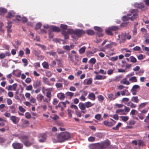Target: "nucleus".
<instances>
[{"label": "nucleus", "instance_id": "63", "mask_svg": "<svg viewBox=\"0 0 149 149\" xmlns=\"http://www.w3.org/2000/svg\"><path fill=\"white\" fill-rule=\"evenodd\" d=\"M120 91H117L116 93H115V97L116 98H117L120 96Z\"/></svg>", "mask_w": 149, "mask_h": 149}, {"label": "nucleus", "instance_id": "59", "mask_svg": "<svg viewBox=\"0 0 149 149\" xmlns=\"http://www.w3.org/2000/svg\"><path fill=\"white\" fill-rule=\"evenodd\" d=\"M22 62L24 63V66H26L28 65V61L26 58H23L22 60Z\"/></svg>", "mask_w": 149, "mask_h": 149}, {"label": "nucleus", "instance_id": "25", "mask_svg": "<svg viewBox=\"0 0 149 149\" xmlns=\"http://www.w3.org/2000/svg\"><path fill=\"white\" fill-rule=\"evenodd\" d=\"M44 96L42 94H39L37 95L36 98L38 101L41 102L44 98Z\"/></svg>", "mask_w": 149, "mask_h": 149}, {"label": "nucleus", "instance_id": "50", "mask_svg": "<svg viewBox=\"0 0 149 149\" xmlns=\"http://www.w3.org/2000/svg\"><path fill=\"white\" fill-rule=\"evenodd\" d=\"M130 61L132 63H135L136 61V59L133 56H131L130 57Z\"/></svg>", "mask_w": 149, "mask_h": 149}, {"label": "nucleus", "instance_id": "56", "mask_svg": "<svg viewBox=\"0 0 149 149\" xmlns=\"http://www.w3.org/2000/svg\"><path fill=\"white\" fill-rule=\"evenodd\" d=\"M63 48L66 50L70 51L71 49L70 47L68 45L64 46Z\"/></svg>", "mask_w": 149, "mask_h": 149}, {"label": "nucleus", "instance_id": "60", "mask_svg": "<svg viewBox=\"0 0 149 149\" xmlns=\"http://www.w3.org/2000/svg\"><path fill=\"white\" fill-rule=\"evenodd\" d=\"M70 107L72 109H74L75 110H77L78 109V108L77 107L76 105L73 104H71L70 106Z\"/></svg>", "mask_w": 149, "mask_h": 149}, {"label": "nucleus", "instance_id": "36", "mask_svg": "<svg viewBox=\"0 0 149 149\" xmlns=\"http://www.w3.org/2000/svg\"><path fill=\"white\" fill-rule=\"evenodd\" d=\"M86 49V48L85 46L82 47L79 50V53L80 54L84 53Z\"/></svg>", "mask_w": 149, "mask_h": 149}, {"label": "nucleus", "instance_id": "18", "mask_svg": "<svg viewBox=\"0 0 149 149\" xmlns=\"http://www.w3.org/2000/svg\"><path fill=\"white\" fill-rule=\"evenodd\" d=\"M79 108L81 110H84L86 109V107L84 103L82 102H80L78 105Z\"/></svg>", "mask_w": 149, "mask_h": 149}, {"label": "nucleus", "instance_id": "24", "mask_svg": "<svg viewBox=\"0 0 149 149\" xmlns=\"http://www.w3.org/2000/svg\"><path fill=\"white\" fill-rule=\"evenodd\" d=\"M56 88L59 90L62 89L63 88V84L60 83H56L55 84Z\"/></svg>", "mask_w": 149, "mask_h": 149}, {"label": "nucleus", "instance_id": "43", "mask_svg": "<svg viewBox=\"0 0 149 149\" xmlns=\"http://www.w3.org/2000/svg\"><path fill=\"white\" fill-rule=\"evenodd\" d=\"M41 24L40 22H39L35 26V29L36 30H37L40 29L41 26Z\"/></svg>", "mask_w": 149, "mask_h": 149}, {"label": "nucleus", "instance_id": "61", "mask_svg": "<svg viewBox=\"0 0 149 149\" xmlns=\"http://www.w3.org/2000/svg\"><path fill=\"white\" fill-rule=\"evenodd\" d=\"M19 111L22 112L24 113L25 111V109L22 106H19Z\"/></svg>", "mask_w": 149, "mask_h": 149}, {"label": "nucleus", "instance_id": "39", "mask_svg": "<svg viewBox=\"0 0 149 149\" xmlns=\"http://www.w3.org/2000/svg\"><path fill=\"white\" fill-rule=\"evenodd\" d=\"M58 80L57 81L58 82H64L65 83L67 81V80L63 79L61 77H59L58 78Z\"/></svg>", "mask_w": 149, "mask_h": 149}, {"label": "nucleus", "instance_id": "58", "mask_svg": "<svg viewBox=\"0 0 149 149\" xmlns=\"http://www.w3.org/2000/svg\"><path fill=\"white\" fill-rule=\"evenodd\" d=\"M95 149H102L100 143L95 144Z\"/></svg>", "mask_w": 149, "mask_h": 149}, {"label": "nucleus", "instance_id": "1", "mask_svg": "<svg viewBox=\"0 0 149 149\" xmlns=\"http://www.w3.org/2000/svg\"><path fill=\"white\" fill-rule=\"evenodd\" d=\"M71 137V134L68 132H64L60 133L57 136V140L52 139L54 143L57 142H63L68 140Z\"/></svg>", "mask_w": 149, "mask_h": 149}, {"label": "nucleus", "instance_id": "55", "mask_svg": "<svg viewBox=\"0 0 149 149\" xmlns=\"http://www.w3.org/2000/svg\"><path fill=\"white\" fill-rule=\"evenodd\" d=\"M37 45L40 47L42 49H43L44 50H45L47 49L46 46L44 45H42L40 44H38Z\"/></svg>", "mask_w": 149, "mask_h": 149}, {"label": "nucleus", "instance_id": "5", "mask_svg": "<svg viewBox=\"0 0 149 149\" xmlns=\"http://www.w3.org/2000/svg\"><path fill=\"white\" fill-rule=\"evenodd\" d=\"M22 141L24 143L26 146H31L33 143V142H31L29 141L26 136H23L21 139Z\"/></svg>", "mask_w": 149, "mask_h": 149}, {"label": "nucleus", "instance_id": "54", "mask_svg": "<svg viewBox=\"0 0 149 149\" xmlns=\"http://www.w3.org/2000/svg\"><path fill=\"white\" fill-rule=\"evenodd\" d=\"M75 58L77 61H79L81 60V58L78 55L76 54L75 55Z\"/></svg>", "mask_w": 149, "mask_h": 149}, {"label": "nucleus", "instance_id": "28", "mask_svg": "<svg viewBox=\"0 0 149 149\" xmlns=\"http://www.w3.org/2000/svg\"><path fill=\"white\" fill-rule=\"evenodd\" d=\"M134 6L135 7L139 8H143L144 7V5L142 3L139 4L138 3H136L134 4Z\"/></svg>", "mask_w": 149, "mask_h": 149}, {"label": "nucleus", "instance_id": "8", "mask_svg": "<svg viewBox=\"0 0 149 149\" xmlns=\"http://www.w3.org/2000/svg\"><path fill=\"white\" fill-rule=\"evenodd\" d=\"M84 33V32L82 30L76 29L74 30V34L78 37L81 36Z\"/></svg>", "mask_w": 149, "mask_h": 149}, {"label": "nucleus", "instance_id": "37", "mask_svg": "<svg viewBox=\"0 0 149 149\" xmlns=\"http://www.w3.org/2000/svg\"><path fill=\"white\" fill-rule=\"evenodd\" d=\"M143 142L141 140H139L138 141L137 144L139 147L136 148V149H140V146H142L143 145Z\"/></svg>", "mask_w": 149, "mask_h": 149}, {"label": "nucleus", "instance_id": "62", "mask_svg": "<svg viewBox=\"0 0 149 149\" xmlns=\"http://www.w3.org/2000/svg\"><path fill=\"white\" fill-rule=\"evenodd\" d=\"M68 54V58L71 61H73V57L74 56L72 54H70L69 53Z\"/></svg>", "mask_w": 149, "mask_h": 149}, {"label": "nucleus", "instance_id": "6", "mask_svg": "<svg viewBox=\"0 0 149 149\" xmlns=\"http://www.w3.org/2000/svg\"><path fill=\"white\" fill-rule=\"evenodd\" d=\"M100 143L102 149L107 148L110 145V142L108 140H107L104 141Z\"/></svg>", "mask_w": 149, "mask_h": 149}, {"label": "nucleus", "instance_id": "14", "mask_svg": "<svg viewBox=\"0 0 149 149\" xmlns=\"http://www.w3.org/2000/svg\"><path fill=\"white\" fill-rule=\"evenodd\" d=\"M10 119L15 124L17 123L18 122V118L15 116H10Z\"/></svg>", "mask_w": 149, "mask_h": 149}, {"label": "nucleus", "instance_id": "20", "mask_svg": "<svg viewBox=\"0 0 149 149\" xmlns=\"http://www.w3.org/2000/svg\"><path fill=\"white\" fill-rule=\"evenodd\" d=\"M126 105L127 106L130 107L131 108H135L136 107V106L135 104L132 102L131 101H130L128 102L127 104H126Z\"/></svg>", "mask_w": 149, "mask_h": 149}, {"label": "nucleus", "instance_id": "13", "mask_svg": "<svg viewBox=\"0 0 149 149\" xmlns=\"http://www.w3.org/2000/svg\"><path fill=\"white\" fill-rule=\"evenodd\" d=\"M57 97L61 100H63L65 98V94L62 93H60L57 94Z\"/></svg>", "mask_w": 149, "mask_h": 149}, {"label": "nucleus", "instance_id": "31", "mask_svg": "<svg viewBox=\"0 0 149 149\" xmlns=\"http://www.w3.org/2000/svg\"><path fill=\"white\" fill-rule=\"evenodd\" d=\"M129 99L127 97H125L122 98L121 100V102L124 103L126 105L127 103L128 102Z\"/></svg>", "mask_w": 149, "mask_h": 149}, {"label": "nucleus", "instance_id": "48", "mask_svg": "<svg viewBox=\"0 0 149 149\" xmlns=\"http://www.w3.org/2000/svg\"><path fill=\"white\" fill-rule=\"evenodd\" d=\"M42 65L44 68L48 69L49 68V65L47 63L44 62L42 64Z\"/></svg>", "mask_w": 149, "mask_h": 149}, {"label": "nucleus", "instance_id": "26", "mask_svg": "<svg viewBox=\"0 0 149 149\" xmlns=\"http://www.w3.org/2000/svg\"><path fill=\"white\" fill-rule=\"evenodd\" d=\"M6 120L2 118H0V126L3 127L5 126V122H6Z\"/></svg>", "mask_w": 149, "mask_h": 149}, {"label": "nucleus", "instance_id": "41", "mask_svg": "<svg viewBox=\"0 0 149 149\" xmlns=\"http://www.w3.org/2000/svg\"><path fill=\"white\" fill-rule=\"evenodd\" d=\"M112 31V30L111 29H110V27H109L108 29L106 30V32L107 34L110 35H113Z\"/></svg>", "mask_w": 149, "mask_h": 149}, {"label": "nucleus", "instance_id": "46", "mask_svg": "<svg viewBox=\"0 0 149 149\" xmlns=\"http://www.w3.org/2000/svg\"><path fill=\"white\" fill-rule=\"evenodd\" d=\"M86 33L88 35H93L94 34V32L93 30H88L86 31Z\"/></svg>", "mask_w": 149, "mask_h": 149}, {"label": "nucleus", "instance_id": "57", "mask_svg": "<svg viewBox=\"0 0 149 149\" xmlns=\"http://www.w3.org/2000/svg\"><path fill=\"white\" fill-rule=\"evenodd\" d=\"M101 115L99 114H96L95 116V118L97 119V120H100L101 118Z\"/></svg>", "mask_w": 149, "mask_h": 149}, {"label": "nucleus", "instance_id": "32", "mask_svg": "<svg viewBox=\"0 0 149 149\" xmlns=\"http://www.w3.org/2000/svg\"><path fill=\"white\" fill-rule=\"evenodd\" d=\"M122 63H125L126 64L125 65V70H127L128 69L130 68L131 66V65L130 64H129L127 63L125 61H122L121 62Z\"/></svg>", "mask_w": 149, "mask_h": 149}, {"label": "nucleus", "instance_id": "47", "mask_svg": "<svg viewBox=\"0 0 149 149\" xmlns=\"http://www.w3.org/2000/svg\"><path fill=\"white\" fill-rule=\"evenodd\" d=\"M52 96V95H51V96H50V97H47V99L45 98L43 100V102H47V103H49L51 100Z\"/></svg>", "mask_w": 149, "mask_h": 149}, {"label": "nucleus", "instance_id": "40", "mask_svg": "<svg viewBox=\"0 0 149 149\" xmlns=\"http://www.w3.org/2000/svg\"><path fill=\"white\" fill-rule=\"evenodd\" d=\"M139 86L138 85H135L133 86L132 88L131 91H136L137 89L139 88Z\"/></svg>", "mask_w": 149, "mask_h": 149}, {"label": "nucleus", "instance_id": "2", "mask_svg": "<svg viewBox=\"0 0 149 149\" xmlns=\"http://www.w3.org/2000/svg\"><path fill=\"white\" fill-rule=\"evenodd\" d=\"M138 15V10L137 9H133L131 10L130 13H127V15L124 16L122 19L124 21H127L130 19L133 21L136 18Z\"/></svg>", "mask_w": 149, "mask_h": 149}, {"label": "nucleus", "instance_id": "29", "mask_svg": "<svg viewBox=\"0 0 149 149\" xmlns=\"http://www.w3.org/2000/svg\"><path fill=\"white\" fill-rule=\"evenodd\" d=\"M47 54H49L50 56L55 57L56 55V52L51 51L50 52H46Z\"/></svg>", "mask_w": 149, "mask_h": 149}, {"label": "nucleus", "instance_id": "52", "mask_svg": "<svg viewBox=\"0 0 149 149\" xmlns=\"http://www.w3.org/2000/svg\"><path fill=\"white\" fill-rule=\"evenodd\" d=\"M120 118L122 120L124 121H127L129 119L128 117L127 116H121Z\"/></svg>", "mask_w": 149, "mask_h": 149}, {"label": "nucleus", "instance_id": "17", "mask_svg": "<svg viewBox=\"0 0 149 149\" xmlns=\"http://www.w3.org/2000/svg\"><path fill=\"white\" fill-rule=\"evenodd\" d=\"M107 96L108 99L110 101L116 99L115 95L112 93L108 94Z\"/></svg>", "mask_w": 149, "mask_h": 149}, {"label": "nucleus", "instance_id": "10", "mask_svg": "<svg viewBox=\"0 0 149 149\" xmlns=\"http://www.w3.org/2000/svg\"><path fill=\"white\" fill-rule=\"evenodd\" d=\"M126 33H122L120 35L121 40L119 42L120 44L124 43L126 40Z\"/></svg>", "mask_w": 149, "mask_h": 149}, {"label": "nucleus", "instance_id": "16", "mask_svg": "<svg viewBox=\"0 0 149 149\" xmlns=\"http://www.w3.org/2000/svg\"><path fill=\"white\" fill-rule=\"evenodd\" d=\"M88 98L91 100H94L95 99V96L93 93H89L88 96Z\"/></svg>", "mask_w": 149, "mask_h": 149}, {"label": "nucleus", "instance_id": "9", "mask_svg": "<svg viewBox=\"0 0 149 149\" xmlns=\"http://www.w3.org/2000/svg\"><path fill=\"white\" fill-rule=\"evenodd\" d=\"M39 137L40 139L39 141L40 142H43L45 140L47 136L46 134H41L39 135Z\"/></svg>", "mask_w": 149, "mask_h": 149}, {"label": "nucleus", "instance_id": "7", "mask_svg": "<svg viewBox=\"0 0 149 149\" xmlns=\"http://www.w3.org/2000/svg\"><path fill=\"white\" fill-rule=\"evenodd\" d=\"M12 146L14 149H21L23 147L22 144L17 143H13Z\"/></svg>", "mask_w": 149, "mask_h": 149}, {"label": "nucleus", "instance_id": "35", "mask_svg": "<svg viewBox=\"0 0 149 149\" xmlns=\"http://www.w3.org/2000/svg\"><path fill=\"white\" fill-rule=\"evenodd\" d=\"M129 80L131 81L132 82H135L137 81L136 77L135 76L130 77L129 78Z\"/></svg>", "mask_w": 149, "mask_h": 149}, {"label": "nucleus", "instance_id": "33", "mask_svg": "<svg viewBox=\"0 0 149 149\" xmlns=\"http://www.w3.org/2000/svg\"><path fill=\"white\" fill-rule=\"evenodd\" d=\"M147 102H144L141 103L139 105L138 108V110H139L140 109L143 108L147 104Z\"/></svg>", "mask_w": 149, "mask_h": 149}, {"label": "nucleus", "instance_id": "34", "mask_svg": "<svg viewBox=\"0 0 149 149\" xmlns=\"http://www.w3.org/2000/svg\"><path fill=\"white\" fill-rule=\"evenodd\" d=\"M96 61V59L94 58H93L89 60L88 63L93 65L95 63Z\"/></svg>", "mask_w": 149, "mask_h": 149}, {"label": "nucleus", "instance_id": "27", "mask_svg": "<svg viewBox=\"0 0 149 149\" xmlns=\"http://www.w3.org/2000/svg\"><path fill=\"white\" fill-rule=\"evenodd\" d=\"M131 101L135 103H138L139 102V100L137 96H133L132 97Z\"/></svg>", "mask_w": 149, "mask_h": 149}, {"label": "nucleus", "instance_id": "64", "mask_svg": "<svg viewBox=\"0 0 149 149\" xmlns=\"http://www.w3.org/2000/svg\"><path fill=\"white\" fill-rule=\"evenodd\" d=\"M0 12L2 13H5L7 12V10L6 8H0Z\"/></svg>", "mask_w": 149, "mask_h": 149}, {"label": "nucleus", "instance_id": "12", "mask_svg": "<svg viewBox=\"0 0 149 149\" xmlns=\"http://www.w3.org/2000/svg\"><path fill=\"white\" fill-rule=\"evenodd\" d=\"M15 15V13L13 11H10L8 13V15L6 16V18L7 19H10Z\"/></svg>", "mask_w": 149, "mask_h": 149}, {"label": "nucleus", "instance_id": "45", "mask_svg": "<svg viewBox=\"0 0 149 149\" xmlns=\"http://www.w3.org/2000/svg\"><path fill=\"white\" fill-rule=\"evenodd\" d=\"M33 53L36 56H38L40 54V51H37L35 50H33Z\"/></svg>", "mask_w": 149, "mask_h": 149}, {"label": "nucleus", "instance_id": "4", "mask_svg": "<svg viewBox=\"0 0 149 149\" xmlns=\"http://www.w3.org/2000/svg\"><path fill=\"white\" fill-rule=\"evenodd\" d=\"M53 91L52 88H46L45 87L42 86V92L43 94L45 93L46 91H47L46 94V96L47 97H49L52 95L51 92H53Z\"/></svg>", "mask_w": 149, "mask_h": 149}, {"label": "nucleus", "instance_id": "19", "mask_svg": "<svg viewBox=\"0 0 149 149\" xmlns=\"http://www.w3.org/2000/svg\"><path fill=\"white\" fill-rule=\"evenodd\" d=\"M106 78L105 76L101 75H97L94 78L95 80H101L104 79Z\"/></svg>", "mask_w": 149, "mask_h": 149}, {"label": "nucleus", "instance_id": "44", "mask_svg": "<svg viewBox=\"0 0 149 149\" xmlns=\"http://www.w3.org/2000/svg\"><path fill=\"white\" fill-rule=\"evenodd\" d=\"M65 95L68 96L70 97L71 99V97L74 95V93L71 92H68L65 93Z\"/></svg>", "mask_w": 149, "mask_h": 149}, {"label": "nucleus", "instance_id": "30", "mask_svg": "<svg viewBox=\"0 0 149 149\" xmlns=\"http://www.w3.org/2000/svg\"><path fill=\"white\" fill-rule=\"evenodd\" d=\"M51 28L54 31L59 32L60 30V29L59 28L54 26H51Z\"/></svg>", "mask_w": 149, "mask_h": 149}, {"label": "nucleus", "instance_id": "15", "mask_svg": "<svg viewBox=\"0 0 149 149\" xmlns=\"http://www.w3.org/2000/svg\"><path fill=\"white\" fill-rule=\"evenodd\" d=\"M43 81L44 83L49 86H52L53 85L51 83L49 80L47 78L43 77Z\"/></svg>", "mask_w": 149, "mask_h": 149}, {"label": "nucleus", "instance_id": "38", "mask_svg": "<svg viewBox=\"0 0 149 149\" xmlns=\"http://www.w3.org/2000/svg\"><path fill=\"white\" fill-rule=\"evenodd\" d=\"M122 123H119L115 127L112 128L113 130H117L121 126Z\"/></svg>", "mask_w": 149, "mask_h": 149}, {"label": "nucleus", "instance_id": "42", "mask_svg": "<svg viewBox=\"0 0 149 149\" xmlns=\"http://www.w3.org/2000/svg\"><path fill=\"white\" fill-rule=\"evenodd\" d=\"M97 98L99 101L102 102L104 99V97L101 95H99L97 96Z\"/></svg>", "mask_w": 149, "mask_h": 149}, {"label": "nucleus", "instance_id": "11", "mask_svg": "<svg viewBox=\"0 0 149 149\" xmlns=\"http://www.w3.org/2000/svg\"><path fill=\"white\" fill-rule=\"evenodd\" d=\"M41 83L39 80H37L33 84V86L34 88H36L40 86Z\"/></svg>", "mask_w": 149, "mask_h": 149}, {"label": "nucleus", "instance_id": "49", "mask_svg": "<svg viewBox=\"0 0 149 149\" xmlns=\"http://www.w3.org/2000/svg\"><path fill=\"white\" fill-rule=\"evenodd\" d=\"M94 29L95 30L99 32H101L102 31V29L101 28L98 26H94Z\"/></svg>", "mask_w": 149, "mask_h": 149}, {"label": "nucleus", "instance_id": "21", "mask_svg": "<svg viewBox=\"0 0 149 149\" xmlns=\"http://www.w3.org/2000/svg\"><path fill=\"white\" fill-rule=\"evenodd\" d=\"M94 103H92L91 102L88 101L85 103L86 108H88L91 107L94 105Z\"/></svg>", "mask_w": 149, "mask_h": 149}, {"label": "nucleus", "instance_id": "23", "mask_svg": "<svg viewBox=\"0 0 149 149\" xmlns=\"http://www.w3.org/2000/svg\"><path fill=\"white\" fill-rule=\"evenodd\" d=\"M103 123L104 125L107 126L111 127L113 126V124L112 122H109L107 120L104 121Z\"/></svg>", "mask_w": 149, "mask_h": 149}, {"label": "nucleus", "instance_id": "51", "mask_svg": "<svg viewBox=\"0 0 149 149\" xmlns=\"http://www.w3.org/2000/svg\"><path fill=\"white\" fill-rule=\"evenodd\" d=\"M124 112V109H117L116 111V113H120V114H122L123 112Z\"/></svg>", "mask_w": 149, "mask_h": 149}, {"label": "nucleus", "instance_id": "22", "mask_svg": "<svg viewBox=\"0 0 149 149\" xmlns=\"http://www.w3.org/2000/svg\"><path fill=\"white\" fill-rule=\"evenodd\" d=\"M120 83L122 84L128 85L130 84V83L129 81H127L126 78L123 79L121 81Z\"/></svg>", "mask_w": 149, "mask_h": 149}, {"label": "nucleus", "instance_id": "3", "mask_svg": "<svg viewBox=\"0 0 149 149\" xmlns=\"http://www.w3.org/2000/svg\"><path fill=\"white\" fill-rule=\"evenodd\" d=\"M74 30L72 29H68L67 31L66 30H63L62 31V33L64 36L65 39H68L69 34H74Z\"/></svg>", "mask_w": 149, "mask_h": 149}, {"label": "nucleus", "instance_id": "53", "mask_svg": "<svg viewBox=\"0 0 149 149\" xmlns=\"http://www.w3.org/2000/svg\"><path fill=\"white\" fill-rule=\"evenodd\" d=\"M118 26H114L110 27V29H111L112 31H116L118 30Z\"/></svg>", "mask_w": 149, "mask_h": 149}]
</instances>
